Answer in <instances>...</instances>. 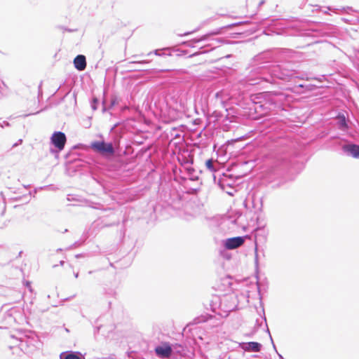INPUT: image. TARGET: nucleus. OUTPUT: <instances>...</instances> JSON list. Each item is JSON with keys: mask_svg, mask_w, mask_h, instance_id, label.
Instances as JSON below:
<instances>
[{"mask_svg": "<svg viewBox=\"0 0 359 359\" xmlns=\"http://www.w3.org/2000/svg\"><path fill=\"white\" fill-rule=\"evenodd\" d=\"M294 79L322 81L319 78H309L304 73L290 69L286 65H273L266 62L262 65L252 67L245 81L250 86L261 85L266 87L267 84L279 85L280 81H292Z\"/></svg>", "mask_w": 359, "mask_h": 359, "instance_id": "obj_1", "label": "nucleus"}, {"mask_svg": "<svg viewBox=\"0 0 359 359\" xmlns=\"http://www.w3.org/2000/svg\"><path fill=\"white\" fill-rule=\"evenodd\" d=\"M289 95L281 91H266L252 94L250 101L255 113L259 116L266 115L269 111L278 109L284 110V107L288 102Z\"/></svg>", "mask_w": 359, "mask_h": 359, "instance_id": "obj_2", "label": "nucleus"}, {"mask_svg": "<svg viewBox=\"0 0 359 359\" xmlns=\"http://www.w3.org/2000/svg\"><path fill=\"white\" fill-rule=\"evenodd\" d=\"M290 165V155L285 152L271 154L266 165L265 178L273 182L284 177Z\"/></svg>", "mask_w": 359, "mask_h": 359, "instance_id": "obj_3", "label": "nucleus"}, {"mask_svg": "<svg viewBox=\"0 0 359 359\" xmlns=\"http://www.w3.org/2000/svg\"><path fill=\"white\" fill-rule=\"evenodd\" d=\"M90 147L104 156H114L116 154V148L112 142L94 141L91 142Z\"/></svg>", "mask_w": 359, "mask_h": 359, "instance_id": "obj_4", "label": "nucleus"}, {"mask_svg": "<svg viewBox=\"0 0 359 359\" xmlns=\"http://www.w3.org/2000/svg\"><path fill=\"white\" fill-rule=\"evenodd\" d=\"M67 142L66 135L61 131H55L50 137V143L60 151L64 149Z\"/></svg>", "mask_w": 359, "mask_h": 359, "instance_id": "obj_5", "label": "nucleus"}, {"mask_svg": "<svg viewBox=\"0 0 359 359\" xmlns=\"http://www.w3.org/2000/svg\"><path fill=\"white\" fill-rule=\"evenodd\" d=\"M219 307L226 312L233 311L237 307L234 295H224L220 299Z\"/></svg>", "mask_w": 359, "mask_h": 359, "instance_id": "obj_6", "label": "nucleus"}, {"mask_svg": "<svg viewBox=\"0 0 359 359\" xmlns=\"http://www.w3.org/2000/svg\"><path fill=\"white\" fill-rule=\"evenodd\" d=\"M154 352L160 358H169L173 353V348L169 342H163L155 347Z\"/></svg>", "mask_w": 359, "mask_h": 359, "instance_id": "obj_7", "label": "nucleus"}, {"mask_svg": "<svg viewBox=\"0 0 359 359\" xmlns=\"http://www.w3.org/2000/svg\"><path fill=\"white\" fill-rule=\"evenodd\" d=\"M215 183H217L220 189H224L229 186H233L236 183L235 179L231 175L223 174L217 179L215 174H212Z\"/></svg>", "mask_w": 359, "mask_h": 359, "instance_id": "obj_8", "label": "nucleus"}, {"mask_svg": "<svg viewBox=\"0 0 359 359\" xmlns=\"http://www.w3.org/2000/svg\"><path fill=\"white\" fill-rule=\"evenodd\" d=\"M245 240V236H236L223 241L224 246L226 250H234L241 246Z\"/></svg>", "mask_w": 359, "mask_h": 359, "instance_id": "obj_9", "label": "nucleus"}, {"mask_svg": "<svg viewBox=\"0 0 359 359\" xmlns=\"http://www.w3.org/2000/svg\"><path fill=\"white\" fill-rule=\"evenodd\" d=\"M284 24L285 22L283 20H280L279 19H276L273 20V24L271 25V27L269 28V29L266 30L264 33L266 35H270L271 33H275L276 34L280 35L283 34L284 33Z\"/></svg>", "mask_w": 359, "mask_h": 359, "instance_id": "obj_10", "label": "nucleus"}, {"mask_svg": "<svg viewBox=\"0 0 359 359\" xmlns=\"http://www.w3.org/2000/svg\"><path fill=\"white\" fill-rule=\"evenodd\" d=\"M239 347L248 352H259L262 350V344L257 341L241 342Z\"/></svg>", "mask_w": 359, "mask_h": 359, "instance_id": "obj_11", "label": "nucleus"}, {"mask_svg": "<svg viewBox=\"0 0 359 359\" xmlns=\"http://www.w3.org/2000/svg\"><path fill=\"white\" fill-rule=\"evenodd\" d=\"M317 88V86L313 84H305V83H299L295 84L292 88V91L295 93H305L307 92H311Z\"/></svg>", "mask_w": 359, "mask_h": 359, "instance_id": "obj_12", "label": "nucleus"}, {"mask_svg": "<svg viewBox=\"0 0 359 359\" xmlns=\"http://www.w3.org/2000/svg\"><path fill=\"white\" fill-rule=\"evenodd\" d=\"M342 149L347 155L354 158H359V145L355 144H344Z\"/></svg>", "mask_w": 359, "mask_h": 359, "instance_id": "obj_13", "label": "nucleus"}, {"mask_svg": "<svg viewBox=\"0 0 359 359\" xmlns=\"http://www.w3.org/2000/svg\"><path fill=\"white\" fill-rule=\"evenodd\" d=\"M74 67L79 71H83L87 65L86 56L78 55L74 59Z\"/></svg>", "mask_w": 359, "mask_h": 359, "instance_id": "obj_14", "label": "nucleus"}, {"mask_svg": "<svg viewBox=\"0 0 359 359\" xmlns=\"http://www.w3.org/2000/svg\"><path fill=\"white\" fill-rule=\"evenodd\" d=\"M231 109H226V115L224 116L222 119V123L224 127H228L229 124L231 123H237L238 119L239 118L237 116H235L231 114L230 111Z\"/></svg>", "mask_w": 359, "mask_h": 359, "instance_id": "obj_15", "label": "nucleus"}, {"mask_svg": "<svg viewBox=\"0 0 359 359\" xmlns=\"http://www.w3.org/2000/svg\"><path fill=\"white\" fill-rule=\"evenodd\" d=\"M60 359H85L80 352L66 351L60 355Z\"/></svg>", "mask_w": 359, "mask_h": 359, "instance_id": "obj_16", "label": "nucleus"}, {"mask_svg": "<svg viewBox=\"0 0 359 359\" xmlns=\"http://www.w3.org/2000/svg\"><path fill=\"white\" fill-rule=\"evenodd\" d=\"M337 126L341 130L345 131L348 128L347 120L343 114H339L337 116Z\"/></svg>", "mask_w": 359, "mask_h": 359, "instance_id": "obj_17", "label": "nucleus"}, {"mask_svg": "<svg viewBox=\"0 0 359 359\" xmlns=\"http://www.w3.org/2000/svg\"><path fill=\"white\" fill-rule=\"evenodd\" d=\"M154 53L155 55L160 57L171 56L172 49L170 48H163L161 49H156L153 52H150L147 55H150Z\"/></svg>", "mask_w": 359, "mask_h": 359, "instance_id": "obj_18", "label": "nucleus"}, {"mask_svg": "<svg viewBox=\"0 0 359 359\" xmlns=\"http://www.w3.org/2000/svg\"><path fill=\"white\" fill-rule=\"evenodd\" d=\"M178 161L180 163V164L185 167L189 165L193 164L194 158L192 156H186L184 155H181L177 157Z\"/></svg>", "mask_w": 359, "mask_h": 359, "instance_id": "obj_19", "label": "nucleus"}, {"mask_svg": "<svg viewBox=\"0 0 359 359\" xmlns=\"http://www.w3.org/2000/svg\"><path fill=\"white\" fill-rule=\"evenodd\" d=\"M220 32H211L210 34H205V35H203L201 37L198 38V39H194L190 41H188L187 43H189V46H193V44L194 43H198V42H201V41H205L206 40L208 36L210 35H212V34H219Z\"/></svg>", "mask_w": 359, "mask_h": 359, "instance_id": "obj_20", "label": "nucleus"}, {"mask_svg": "<svg viewBox=\"0 0 359 359\" xmlns=\"http://www.w3.org/2000/svg\"><path fill=\"white\" fill-rule=\"evenodd\" d=\"M205 166L208 170L215 174L217 170V165H215V161L212 158L208 159L205 161Z\"/></svg>", "mask_w": 359, "mask_h": 359, "instance_id": "obj_21", "label": "nucleus"}, {"mask_svg": "<svg viewBox=\"0 0 359 359\" xmlns=\"http://www.w3.org/2000/svg\"><path fill=\"white\" fill-rule=\"evenodd\" d=\"M31 196H32V192L29 191L27 194H24L23 196L13 197V198H11V200H12L13 201H23L25 203H27L29 202Z\"/></svg>", "mask_w": 359, "mask_h": 359, "instance_id": "obj_22", "label": "nucleus"}, {"mask_svg": "<svg viewBox=\"0 0 359 359\" xmlns=\"http://www.w3.org/2000/svg\"><path fill=\"white\" fill-rule=\"evenodd\" d=\"M116 103V97H114L111 99V102L109 107L106 106V100L104 98L102 100V111L105 112L109 109L112 108Z\"/></svg>", "mask_w": 359, "mask_h": 359, "instance_id": "obj_23", "label": "nucleus"}, {"mask_svg": "<svg viewBox=\"0 0 359 359\" xmlns=\"http://www.w3.org/2000/svg\"><path fill=\"white\" fill-rule=\"evenodd\" d=\"M7 86L4 81H0V99L7 94Z\"/></svg>", "mask_w": 359, "mask_h": 359, "instance_id": "obj_24", "label": "nucleus"}, {"mask_svg": "<svg viewBox=\"0 0 359 359\" xmlns=\"http://www.w3.org/2000/svg\"><path fill=\"white\" fill-rule=\"evenodd\" d=\"M224 191H225L229 196H233L235 193L237 192V189L234 187V186H229L224 189H221Z\"/></svg>", "mask_w": 359, "mask_h": 359, "instance_id": "obj_25", "label": "nucleus"}, {"mask_svg": "<svg viewBox=\"0 0 359 359\" xmlns=\"http://www.w3.org/2000/svg\"><path fill=\"white\" fill-rule=\"evenodd\" d=\"M212 116L215 118V120L217 121H222V119L224 118V114L222 111H214L212 112Z\"/></svg>", "mask_w": 359, "mask_h": 359, "instance_id": "obj_26", "label": "nucleus"}, {"mask_svg": "<svg viewBox=\"0 0 359 359\" xmlns=\"http://www.w3.org/2000/svg\"><path fill=\"white\" fill-rule=\"evenodd\" d=\"M172 347L173 348V353L181 354L184 351V347L181 344H175L172 345Z\"/></svg>", "mask_w": 359, "mask_h": 359, "instance_id": "obj_27", "label": "nucleus"}, {"mask_svg": "<svg viewBox=\"0 0 359 359\" xmlns=\"http://www.w3.org/2000/svg\"><path fill=\"white\" fill-rule=\"evenodd\" d=\"M99 104V100L96 97H93L90 102V107L93 111L97 109Z\"/></svg>", "mask_w": 359, "mask_h": 359, "instance_id": "obj_28", "label": "nucleus"}, {"mask_svg": "<svg viewBox=\"0 0 359 359\" xmlns=\"http://www.w3.org/2000/svg\"><path fill=\"white\" fill-rule=\"evenodd\" d=\"M327 10L331 11H339V9L334 8L329 6V7H327ZM340 10L342 11L343 12H347L348 11H353V8H352V7L346 6V7H342Z\"/></svg>", "mask_w": 359, "mask_h": 359, "instance_id": "obj_29", "label": "nucleus"}, {"mask_svg": "<svg viewBox=\"0 0 359 359\" xmlns=\"http://www.w3.org/2000/svg\"><path fill=\"white\" fill-rule=\"evenodd\" d=\"M264 320L265 323H266V332H267V333L269 334V337H270V339H271V344H272V345H273V348L275 349V351H276V345H275V344H274V342H273V338H272V337H271V333H270L269 329V327H268V325H267V323H266V318L265 316H264Z\"/></svg>", "mask_w": 359, "mask_h": 359, "instance_id": "obj_30", "label": "nucleus"}, {"mask_svg": "<svg viewBox=\"0 0 359 359\" xmlns=\"http://www.w3.org/2000/svg\"><path fill=\"white\" fill-rule=\"evenodd\" d=\"M184 169L187 171V172H188V174H189V175H191V176H192V175H193V174H194V172H195V170H194V168H193L191 167V165H187V166H185V167H184Z\"/></svg>", "mask_w": 359, "mask_h": 359, "instance_id": "obj_31", "label": "nucleus"}, {"mask_svg": "<svg viewBox=\"0 0 359 359\" xmlns=\"http://www.w3.org/2000/svg\"><path fill=\"white\" fill-rule=\"evenodd\" d=\"M255 264L257 267L259 264V260H258V253H257V246H255Z\"/></svg>", "mask_w": 359, "mask_h": 359, "instance_id": "obj_32", "label": "nucleus"}, {"mask_svg": "<svg viewBox=\"0 0 359 359\" xmlns=\"http://www.w3.org/2000/svg\"><path fill=\"white\" fill-rule=\"evenodd\" d=\"M149 62H150V61L148 60H140V61H133V62H130L131 64H139V65H145V64H148Z\"/></svg>", "mask_w": 359, "mask_h": 359, "instance_id": "obj_33", "label": "nucleus"}, {"mask_svg": "<svg viewBox=\"0 0 359 359\" xmlns=\"http://www.w3.org/2000/svg\"><path fill=\"white\" fill-rule=\"evenodd\" d=\"M67 200L68 201H79V199L76 198V196L73 195V194H68L67 196Z\"/></svg>", "mask_w": 359, "mask_h": 359, "instance_id": "obj_34", "label": "nucleus"}, {"mask_svg": "<svg viewBox=\"0 0 359 359\" xmlns=\"http://www.w3.org/2000/svg\"><path fill=\"white\" fill-rule=\"evenodd\" d=\"M246 22H236V23H233V24H231V25H229L226 26V28H231L233 26L241 25V24H244V23H246Z\"/></svg>", "mask_w": 359, "mask_h": 359, "instance_id": "obj_35", "label": "nucleus"}, {"mask_svg": "<svg viewBox=\"0 0 359 359\" xmlns=\"http://www.w3.org/2000/svg\"><path fill=\"white\" fill-rule=\"evenodd\" d=\"M9 123L6 121H3L2 123H0V127L4 128V126H8Z\"/></svg>", "mask_w": 359, "mask_h": 359, "instance_id": "obj_36", "label": "nucleus"}, {"mask_svg": "<svg viewBox=\"0 0 359 359\" xmlns=\"http://www.w3.org/2000/svg\"><path fill=\"white\" fill-rule=\"evenodd\" d=\"M208 319L205 316H201V319L198 320V323L205 322Z\"/></svg>", "mask_w": 359, "mask_h": 359, "instance_id": "obj_37", "label": "nucleus"}, {"mask_svg": "<svg viewBox=\"0 0 359 359\" xmlns=\"http://www.w3.org/2000/svg\"><path fill=\"white\" fill-rule=\"evenodd\" d=\"M22 142V140L20 139L16 143H15L13 145V147H15L17 146H18L20 144H21Z\"/></svg>", "mask_w": 359, "mask_h": 359, "instance_id": "obj_38", "label": "nucleus"}, {"mask_svg": "<svg viewBox=\"0 0 359 359\" xmlns=\"http://www.w3.org/2000/svg\"><path fill=\"white\" fill-rule=\"evenodd\" d=\"M39 112V111H37L36 112H31L28 114L25 115V116H27L32 115V114H38Z\"/></svg>", "mask_w": 359, "mask_h": 359, "instance_id": "obj_39", "label": "nucleus"}, {"mask_svg": "<svg viewBox=\"0 0 359 359\" xmlns=\"http://www.w3.org/2000/svg\"><path fill=\"white\" fill-rule=\"evenodd\" d=\"M264 3H265V1H264V0H262V1H259V5H258V6H262Z\"/></svg>", "mask_w": 359, "mask_h": 359, "instance_id": "obj_40", "label": "nucleus"}, {"mask_svg": "<svg viewBox=\"0 0 359 359\" xmlns=\"http://www.w3.org/2000/svg\"><path fill=\"white\" fill-rule=\"evenodd\" d=\"M192 32H185L184 34H181L180 36H187V35H189L190 34H191Z\"/></svg>", "mask_w": 359, "mask_h": 359, "instance_id": "obj_41", "label": "nucleus"}, {"mask_svg": "<svg viewBox=\"0 0 359 359\" xmlns=\"http://www.w3.org/2000/svg\"><path fill=\"white\" fill-rule=\"evenodd\" d=\"M83 257L82 254H78V255H76V258H80V257Z\"/></svg>", "mask_w": 359, "mask_h": 359, "instance_id": "obj_42", "label": "nucleus"}, {"mask_svg": "<svg viewBox=\"0 0 359 359\" xmlns=\"http://www.w3.org/2000/svg\"><path fill=\"white\" fill-rule=\"evenodd\" d=\"M31 192H32V194H36L37 192V190H36V189H35L33 191H31Z\"/></svg>", "mask_w": 359, "mask_h": 359, "instance_id": "obj_43", "label": "nucleus"}, {"mask_svg": "<svg viewBox=\"0 0 359 359\" xmlns=\"http://www.w3.org/2000/svg\"><path fill=\"white\" fill-rule=\"evenodd\" d=\"M74 277H75V278H78V277H79V273H78V272L74 273Z\"/></svg>", "mask_w": 359, "mask_h": 359, "instance_id": "obj_44", "label": "nucleus"}, {"mask_svg": "<svg viewBox=\"0 0 359 359\" xmlns=\"http://www.w3.org/2000/svg\"><path fill=\"white\" fill-rule=\"evenodd\" d=\"M23 187H24V188H25V189H28V188H29V187H30V185H29H29H23Z\"/></svg>", "mask_w": 359, "mask_h": 359, "instance_id": "obj_45", "label": "nucleus"}, {"mask_svg": "<svg viewBox=\"0 0 359 359\" xmlns=\"http://www.w3.org/2000/svg\"><path fill=\"white\" fill-rule=\"evenodd\" d=\"M78 245V242H75L74 244H73V246L74 247H76Z\"/></svg>", "mask_w": 359, "mask_h": 359, "instance_id": "obj_46", "label": "nucleus"}, {"mask_svg": "<svg viewBox=\"0 0 359 359\" xmlns=\"http://www.w3.org/2000/svg\"><path fill=\"white\" fill-rule=\"evenodd\" d=\"M26 285H27V287H29V286H30V283L27 282Z\"/></svg>", "mask_w": 359, "mask_h": 359, "instance_id": "obj_47", "label": "nucleus"}, {"mask_svg": "<svg viewBox=\"0 0 359 359\" xmlns=\"http://www.w3.org/2000/svg\"><path fill=\"white\" fill-rule=\"evenodd\" d=\"M219 92H217V93L215 94V96H216L217 97H219Z\"/></svg>", "mask_w": 359, "mask_h": 359, "instance_id": "obj_48", "label": "nucleus"}, {"mask_svg": "<svg viewBox=\"0 0 359 359\" xmlns=\"http://www.w3.org/2000/svg\"><path fill=\"white\" fill-rule=\"evenodd\" d=\"M0 195L2 196L3 199H4V196H3V193L1 191L0 192Z\"/></svg>", "mask_w": 359, "mask_h": 359, "instance_id": "obj_49", "label": "nucleus"}, {"mask_svg": "<svg viewBox=\"0 0 359 359\" xmlns=\"http://www.w3.org/2000/svg\"><path fill=\"white\" fill-rule=\"evenodd\" d=\"M64 263H65V262H64V261H61V262H60V264H61V265H63V264H64Z\"/></svg>", "mask_w": 359, "mask_h": 359, "instance_id": "obj_50", "label": "nucleus"}, {"mask_svg": "<svg viewBox=\"0 0 359 359\" xmlns=\"http://www.w3.org/2000/svg\"><path fill=\"white\" fill-rule=\"evenodd\" d=\"M47 187H40L41 189H45Z\"/></svg>", "mask_w": 359, "mask_h": 359, "instance_id": "obj_51", "label": "nucleus"}, {"mask_svg": "<svg viewBox=\"0 0 359 359\" xmlns=\"http://www.w3.org/2000/svg\"><path fill=\"white\" fill-rule=\"evenodd\" d=\"M92 273H93V271H88V273H89V274H92Z\"/></svg>", "mask_w": 359, "mask_h": 359, "instance_id": "obj_52", "label": "nucleus"}]
</instances>
